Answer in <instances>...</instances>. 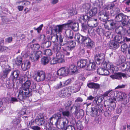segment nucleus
I'll return each instance as SVG.
<instances>
[{
    "label": "nucleus",
    "mask_w": 130,
    "mask_h": 130,
    "mask_svg": "<svg viewBox=\"0 0 130 130\" xmlns=\"http://www.w3.org/2000/svg\"><path fill=\"white\" fill-rule=\"evenodd\" d=\"M125 58L123 55H120L119 56L118 59L117 60L116 64L117 65H119L123 63L125 61Z\"/></svg>",
    "instance_id": "25"
},
{
    "label": "nucleus",
    "mask_w": 130,
    "mask_h": 130,
    "mask_svg": "<svg viewBox=\"0 0 130 130\" xmlns=\"http://www.w3.org/2000/svg\"><path fill=\"white\" fill-rule=\"evenodd\" d=\"M69 121L67 118L63 119L59 128L64 130H75L74 127L69 124Z\"/></svg>",
    "instance_id": "6"
},
{
    "label": "nucleus",
    "mask_w": 130,
    "mask_h": 130,
    "mask_svg": "<svg viewBox=\"0 0 130 130\" xmlns=\"http://www.w3.org/2000/svg\"><path fill=\"white\" fill-rule=\"evenodd\" d=\"M101 66L106 68L109 73L110 72L113 73L114 72V66L113 65H111L109 62H107L106 61H103L102 63L100 64Z\"/></svg>",
    "instance_id": "12"
},
{
    "label": "nucleus",
    "mask_w": 130,
    "mask_h": 130,
    "mask_svg": "<svg viewBox=\"0 0 130 130\" xmlns=\"http://www.w3.org/2000/svg\"><path fill=\"white\" fill-rule=\"evenodd\" d=\"M22 59L20 58H17L15 61V63L16 65L19 66L21 64L22 62Z\"/></svg>",
    "instance_id": "51"
},
{
    "label": "nucleus",
    "mask_w": 130,
    "mask_h": 130,
    "mask_svg": "<svg viewBox=\"0 0 130 130\" xmlns=\"http://www.w3.org/2000/svg\"><path fill=\"white\" fill-rule=\"evenodd\" d=\"M92 65L93 64H92V63H91V62L89 63L88 65L87 64V70L89 71L93 70L92 67Z\"/></svg>",
    "instance_id": "62"
},
{
    "label": "nucleus",
    "mask_w": 130,
    "mask_h": 130,
    "mask_svg": "<svg viewBox=\"0 0 130 130\" xmlns=\"http://www.w3.org/2000/svg\"><path fill=\"white\" fill-rule=\"evenodd\" d=\"M76 126L78 129L82 130L84 128L82 122L79 120L77 121L76 123Z\"/></svg>",
    "instance_id": "40"
},
{
    "label": "nucleus",
    "mask_w": 130,
    "mask_h": 130,
    "mask_svg": "<svg viewBox=\"0 0 130 130\" xmlns=\"http://www.w3.org/2000/svg\"><path fill=\"white\" fill-rule=\"evenodd\" d=\"M42 54L41 51H39L35 53L31 54L30 56V58L32 61H36L38 60L39 58L41 57Z\"/></svg>",
    "instance_id": "13"
},
{
    "label": "nucleus",
    "mask_w": 130,
    "mask_h": 130,
    "mask_svg": "<svg viewBox=\"0 0 130 130\" xmlns=\"http://www.w3.org/2000/svg\"><path fill=\"white\" fill-rule=\"evenodd\" d=\"M51 74H45V79L46 81H48L50 80H52V78L55 79L59 78V79H61L62 77L67 76L68 74H53V75Z\"/></svg>",
    "instance_id": "9"
},
{
    "label": "nucleus",
    "mask_w": 130,
    "mask_h": 130,
    "mask_svg": "<svg viewBox=\"0 0 130 130\" xmlns=\"http://www.w3.org/2000/svg\"><path fill=\"white\" fill-rule=\"evenodd\" d=\"M35 121L36 124L38 125H44L45 123L44 117H41L40 116L37 117L35 119Z\"/></svg>",
    "instance_id": "18"
},
{
    "label": "nucleus",
    "mask_w": 130,
    "mask_h": 130,
    "mask_svg": "<svg viewBox=\"0 0 130 130\" xmlns=\"http://www.w3.org/2000/svg\"><path fill=\"white\" fill-rule=\"evenodd\" d=\"M96 31L99 35L102 34H104L105 33V31L101 28H98L96 29Z\"/></svg>",
    "instance_id": "49"
},
{
    "label": "nucleus",
    "mask_w": 130,
    "mask_h": 130,
    "mask_svg": "<svg viewBox=\"0 0 130 130\" xmlns=\"http://www.w3.org/2000/svg\"><path fill=\"white\" fill-rule=\"evenodd\" d=\"M30 66V62L28 60H26L22 64L21 67L23 71H26L29 69Z\"/></svg>",
    "instance_id": "19"
},
{
    "label": "nucleus",
    "mask_w": 130,
    "mask_h": 130,
    "mask_svg": "<svg viewBox=\"0 0 130 130\" xmlns=\"http://www.w3.org/2000/svg\"><path fill=\"white\" fill-rule=\"evenodd\" d=\"M4 103H10V100L8 98H2L1 101Z\"/></svg>",
    "instance_id": "57"
},
{
    "label": "nucleus",
    "mask_w": 130,
    "mask_h": 130,
    "mask_svg": "<svg viewBox=\"0 0 130 130\" xmlns=\"http://www.w3.org/2000/svg\"><path fill=\"white\" fill-rule=\"evenodd\" d=\"M104 115L105 117H108L109 116H111V112L109 111V110H106L105 111H104Z\"/></svg>",
    "instance_id": "63"
},
{
    "label": "nucleus",
    "mask_w": 130,
    "mask_h": 130,
    "mask_svg": "<svg viewBox=\"0 0 130 130\" xmlns=\"http://www.w3.org/2000/svg\"><path fill=\"white\" fill-rule=\"evenodd\" d=\"M104 111L103 106L102 104H95L94 106H92L90 109V114L92 117H95L99 113Z\"/></svg>",
    "instance_id": "4"
},
{
    "label": "nucleus",
    "mask_w": 130,
    "mask_h": 130,
    "mask_svg": "<svg viewBox=\"0 0 130 130\" xmlns=\"http://www.w3.org/2000/svg\"><path fill=\"white\" fill-rule=\"evenodd\" d=\"M69 119H70V123L71 124L70 125H73L74 127L76 123L75 118L72 116Z\"/></svg>",
    "instance_id": "44"
},
{
    "label": "nucleus",
    "mask_w": 130,
    "mask_h": 130,
    "mask_svg": "<svg viewBox=\"0 0 130 130\" xmlns=\"http://www.w3.org/2000/svg\"><path fill=\"white\" fill-rule=\"evenodd\" d=\"M36 123L35 121V120H32L30 121L29 123L28 126L29 127L31 128L32 127L35 125H36Z\"/></svg>",
    "instance_id": "46"
},
{
    "label": "nucleus",
    "mask_w": 130,
    "mask_h": 130,
    "mask_svg": "<svg viewBox=\"0 0 130 130\" xmlns=\"http://www.w3.org/2000/svg\"><path fill=\"white\" fill-rule=\"evenodd\" d=\"M8 48L4 45H0V53L5 52Z\"/></svg>",
    "instance_id": "54"
},
{
    "label": "nucleus",
    "mask_w": 130,
    "mask_h": 130,
    "mask_svg": "<svg viewBox=\"0 0 130 130\" xmlns=\"http://www.w3.org/2000/svg\"><path fill=\"white\" fill-rule=\"evenodd\" d=\"M125 3L126 5V10L128 11H130V0H126L125 1Z\"/></svg>",
    "instance_id": "45"
},
{
    "label": "nucleus",
    "mask_w": 130,
    "mask_h": 130,
    "mask_svg": "<svg viewBox=\"0 0 130 130\" xmlns=\"http://www.w3.org/2000/svg\"><path fill=\"white\" fill-rule=\"evenodd\" d=\"M83 84V83L81 81L76 80L75 84L71 87V89L73 92H76L79 91Z\"/></svg>",
    "instance_id": "11"
},
{
    "label": "nucleus",
    "mask_w": 130,
    "mask_h": 130,
    "mask_svg": "<svg viewBox=\"0 0 130 130\" xmlns=\"http://www.w3.org/2000/svg\"><path fill=\"white\" fill-rule=\"evenodd\" d=\"M43 26V25L42 24L40 25L39 27H38L37 28L34 27V30H37L38 32V33H39L40 32V31L41 30Z\"/></svg>",
    "instance_id": "58"
},
{
    "label": "nucleus",
    "mask_w": 130,
    "mask_h": 130,
    "mask_svg": "<svg viewBox=\"0 0 130 130\" xmlns=\"http://www.w3.org/2000/svg\"><path fill=\"white\" fill-rule=\"evenodd\" d=\"M117 24V27L115 28V32H116L118 35H120L121 34V29H120V28H121V26L120 24Z\"/></svg>",
    "instance_id": "43"
},
{
    "label": "nucleus",
    "mask_w": 130,
    "mask_h": 130,
    "mask_svg": "<svg viewBox=\"0 0 130 130\" xmlns=\"http://www.w3.org/2000/svg\"><path fill=\"white\" fill-rule=\"evenodd\" d=\"M114 4H112L109 5L106 7V8L107 10H109L110 13L111 15L114 16V11L113 10V7Z\"/></svg>",
    "instance_id": "35"
},
{
    "label": "nucleus",
    "mask_w": 130,
    "mask_h": 130,
    "mask_svg": "<svg viewBox=\"0 0 130 130\" xmlns=\"http://www.w3.org/2000/svg\"><path fill=\"white\" fill-rule=\"evenodd\" d=\"M67 24H63L62 25H57L54 27L53 30H54L55 32L57 34H60L62 32L63 28L66 27Z\"/></svg>",
    "instance_id": "15"
},
{
    "label": "nucleus",
    "mask_w": 130,
    "mask_h": 130,
    "mask_svg": "<svg viewBox=\"0 0 130 130\" xmlns=\"http://www.w3.org/2000/svg\"><path fill=\"white\" fill-rule=\"evenodd\" d=\"M122 25L123 26H126V24H127V21H128V17L122 13Z\"/></svg>",
    "instance_id": "26"
},
{
    "label": "nucleus",
    "mask_w": 130,
    "mask_h": 130,
    "mask_svg": "<svg viewBox=\"0 0 130 130\" xmlns=\"http://www.w3.org/2000/svg\"><path fill=\"white\" fill-rule=\"evenodd\" d=\"M107 71L106 69H104L103 68H99L97 70V73H100L101 72H105V71Z\"/></svg>",
    "instance_id": "59"
},
{
    "label": "nucleus",
    "mask_w": 130,
    "mask_h": 130,
    "mask_svg": "<svg viewBox=\"0 0 130 130\" xmlns=\"http://www.w3.org/2000/svg\"><path fill=\"white\" fill-rule=\"evenodd\" d=\"M87 86L90 88L98 89L100 87V85L98 84L94 83H88Z\"/></svg>",
    "instance_id": "28"
},
{
    "label": "nucleus",
    "mask_w": 130,
    "mask_h": 130,
    "mask_svg": "<svg viewBox=\"0 0 130 130\" xmlns=\"http://www.w3.org/2000/svg\"><path fill=\"white\" fill-rule=\"evenodd\" d=\"M50 38L53 42H57L58 40V35H56L52 34Z\"/></svg>",
    "instance_id": "39"
},
{
    "label": "nucleus",
    "mask_w": 130,
    "mask_h": 130,
    "mask_svg": "<svg viewBox=\"0 0 130 130\" xmlns=\"http://www.w3.org/2000/svg\"><path fill=\"white\" fill-rule=\"evenodd\" d=\"M31 47L32 49L35 50H38L40 47V46L38 44H35L31 45Z\"/></svg>",
    "instance_id": "50"
},
{
    "label": "nucleus",
    "mask_w": 130,
    "mask_h": 130,
    "mask_svg": "<svg viewBox=\"0 0 130 130\" xmlns=\"http://www.w3.org/2000/svg\"><path fill=\"white\" fill-rule=\"evenodd\" d=\"M91 4L88 3H86L83 4L82 9H83V11L86 12L90 9Z\"/></svg>",
    "instance_id": "33"
},
{
    "label": "nucleus",
    "mask_w": 130,
    "mask_h": 130,
    "mask_svg": "<svg viewBox=\"0 0 130 130\" xmlns=\"http://www.w3.org/2000/svg\"><path fill=\"white\" fill-rule=\"evenodd\" d=\"M78 72L77 67L74 64H71L69 67H61L57 71V73H74Z\"/></svg>",
    "instance_id": "3"
},
{
    "label": "nucleus",
    "mask_w": 130,
    "mask_h": 130,
    "mask_svg": "<svg viewBox=\"0 0 130 130\" xmlns=\"http://www.w3.org/2000/svg\"><path fill=\"white\" fill-rule=\"evenodd\" d=\"M68 87L64 88L61 90L59 93L60 96L64 98V97L69 96L70 95V91Z\"/></svg>",
    "instance_id": "14"
},
{
    "label": "nucleus",
    "mask_w": 130,
    "mask_h": 130,
    "mask_svg": "<svg viewBox=\"0 0 130 130\" xmlns=\"http://www.w3.org/2000/svg\"><path fill=\"white\" fill-rule=\"evenodd\" d=\"M124 94V95H122V96L121 97V99L122 100L120 101H124V104L125 105L129 102V100L128 99H127V94L125 93L122 92V94L123 95Z\"/></svg>",
    "instance_id": "32"
},
{
    "label": "nucleus",
    "mask_w": 130,
    "mask_h": 130,
    "mask_svg": "<svg viewBox=\"0 0 130 130\" xmlns=\"http://www.w3.org/2000/svg\"><path fill=\"white\" fill-rule=\"evenodd\" d=\"M50 59L49 57H44L41 59V63L43 65H45L48 63Z\"/></svg>",
    "instance_id": "34"
},
{
    "label": "nucleus",
    "mask_w": 130,
    "mask_h": 130,
    "mask_svg": "<svg viewBox=\"0 0 130 130\" xmlns=\"http://www.w3.org/2000/svg\"><path fill=\"white\" fill-rule=\"evenodd\" d=\"M40 74H35L36 76L34 77V78L36 80L37 82L41 81L40 77Z\"/></svg>",
    "instance_id": "60"
},
{
    "label": "nucleus",
    "mask_w": 130,
    "mask_h": 130,
    "mask_svg": "<svg viewBox=\"0 0 130 130\" xmlns=\"http://www.w3.org/2000/svg\"><path fill=\"white\" fill-rule=\"evenodd\" d=\"M127 76L130 77V74H128L127 75H126L125 74H114V78L121 79H122V76L123 78H126Z\"/></svg>",
    "instance_id": "22"
},
{
    "label": "nucleus",
    "mask_w": 130,
    "mask_h": 130,
    "mask_svg": "<svg viewBox=\"0 0 130 130\" xmlns=\"http://www.w3.org/2000/svg\"><path fill=\"white\" fill-rule=\"evenodd\" d=\"M20 122V121L19 119H15L13 120L12 123L14 126H16L19 124Z\"/></svg>",
    "instance_id": "55"
},
{
    "label": "nucleus",
    "mask_w": 130,
    "mask_h": 130,
    "mask_svg": "<svg viewBox=\"0 0 130 130\" xmlns=\"http://www.w3.org/2000/svg\"><path fill=\"white\" fill-rule=\"evenodd\" d=\"M42 44L44 45V46H41V48H47L49 47L51 45L52 43L49 41H45L42 43Z\"/></svg>",
    "instance_id": "36"
},
{
    "label": "nucleus",
    "mask_w": 130,
    "mask_h": 130,
    "mask_svg": "<svg viewBox=\"0 0 130 130\" xmlns=\"http://www.w3.org/2000/svg\"><path fill=\"white\" fill-rule=\"evenodd\" d=\"M115 15V17L114 20L115 22H122V13L116 14Z\"/></svg>",
    "instance_id": "31"
},
{
    "label": "nucleus",
    "mask_w": 130,
    "mask_h": 130,
    "mask_svg": "<svg viewBox=\"0 0 130 130\" xmlns=\"http://www.w3.org/2000/svg\"><path fill=\"white\" fill-rule=\"evenodd\" d=\"M44 52V54L46 55L50 56L52 54L51 50L50 49L45 50Z\"/></svg>",
    "instance_id": "53"
},
{
    "label": "nucleus",
    "mask_w": 130,
    "mask_h": 130,
    "mask_svg": "<svg viewBox=\"0 0 130 130\" xmlns=\"http://www.w3.org/2000/svg\"><path fill=\"white\" fill-rule=\"evenodd\" d=\"M31 90V91H35L37 90V89L36 88V84H35L34 83L32 84L31 87V88L29 89V90Z\"/></svg>",
    "instance_id": "61"
},
{
    "label": "nucleus",
    "mask_w": 130,
    "mask_h": 130,
    "mask_svg": "<svg viewBox=\"0 0 130 130\" xmlns=\"http://www.w3.org/2000/svg\"><path fill=\"white\" fill-rule=\"evenodd\" d=\"M61 48V45L59 44H56L53 46L52 49L56 53L59 52Z\"/></svg>",
    "instance_id": "38"
},
{
    "label": "nucleus",
    "mask_w": 130,
    "mask_h": 130,
    "mask_svg": "<svg viewBox=\"0 0 130 130\" xmlns=\"http://www.w3.org/2000/svg\"><path fill=\"white\" fill-rule=\"evenodd\" d=\"M53 117L56 120V122L55 123V125H60V123H61L63 121V119L62 120L61 118V113H57L54 114L53 115Z\"/></svg>",
    "instance_id": "17"
},
{
    "label": "nucleus",
    "mask_w": 130,
    "mask_h": 130,
    "mask_svg": "<svg viewBox=\"0 0 130 130\" xmlns=\"http://www.w3.org/2000/svg\"><path fill=\"white\" fill-rule=\"evenodd\" d=\"M98 17L100 20L105 23L104 25L105 28H108V26L107 25L106 23L109 18L108 12L105 10L101 11L98 13Z\"/></svg>",
    "instance_id": "5"
},
{
    "label": "nucleus",
    "mask_w": 130,
    "mask_h": 130,
    "mask_svg": "<svg viewBox=\"0 0 130 130\" xmlns=\"http://www.w3.org/2000/svg\"><path fill=\"white\" fill-rule=\"evenodd\" d=\"M84 74H79L78 76V79L77 80H78L79 81H84L86 79L85 77L84 76Z\"/></svg>",
    "instance_id": "48"
},
{
    "label": "nucleus",
    "mask_w": 130,
    "mask_h": 130,
    "mask_svg": "<svg viewBox=\"0 0 130 130\" xmlns=\"http://www.w3.org/2000/svg\"><path fill=\"white\" fill-rule=\"evenodd\" d=\"M31 85V82L29 80H27L22 85V86L23 87V90H27V89L29 90L30 92H31V94H32V92L31 90H29V87Z\"/></svg>",
    "instance_id": "24"
},
{
    "label": "nucleus",
    "mask_w": 130,
    "mask_h": 130,
    "mask_svg": "<svg viewBox=\"0 0 130 130\" xmlns=\"http://www.w3.org/2000/svg\"><path fill=\"white\" fill-rule=\"evenodd\" d=\"M75 39L78 43H83L84 47L87 49H91L94 47L95 43L88 36H84L79 33L76 34Z\"/></svg>",
    "instance_id": "1"
},
{
    "label": "nucleus",
    "mask_w": 130,
    "mask_h": 130,
    "mask_svg": "<svg viewBox=\"0 0 130 130\" xmlns=\"http://www.w3.org/2000/svg\"><path fill=\"white\" fill-rule=\"evenodd\" d=\"M121 39V34L120 35H118L115 36L114 37V42H120V40Z\"/></svg>",
    "instance_id": "52"
},
{
    "label": "nucleus",
    "mask_w": 130,
    "mask_h": 130,
    "mask_svg": "<svg viewBox=\"0 0 130 130\" xmlns=\"http://www.w3.org/2000/svg\"><path fill=\"white\" fill-rule=\"evenodd\" d=\"M62 115L64 116L67 117L69 119H70V118L72 116L69 110L65 111L62 112Z\"/></svg>",
    "instance_id": "41"
},
{
    "label": "nucleus",
    "mask_w": 130,
    "mask_h": 130,
    "mask_svg": "<svg viewBox=\"0 0 130 130\" xmlns=\"http://www.w3.org/2000/svg\"><path fill=\"white\" fill-rule=\"evenodd\" d=\"M97 12L96 9L95 8H94L91 9L88 13L85 14V15H88V18L89 19L88 20V22L93 23V24H91L89 26L91 27H95L98 25V23L97 22V19L93 17Z\"/></svg>",
    "instance_id": "2"
},
{
    "label": "nucleus",
    "mask_w": 130,
    "mask_h": 130,
    "mask_svg": "<svg viewBox=\"0 0 130 130\" xmlns=\"http://www.w3.org/2000/svg\"><path fill=\"white\" fill-rule=\"evenodd\" d=\"M51 64H55L58 63V61L57 59L56 58H53L51 60Z\"/></svg>",
    "instance_id": "64"
},
{
    "label": "nucleus",
    "mask_w": 130,
    "mask_h": 130,
    "mask_svg": "<svg viewBox=\"0 0 130 130\" xmlns=\"http://www.w3.org/2000/svg\"><path fill=\"white\" fill-rule=\"evenodd\" d=\"M87 63L86 60H81L77 62V64L78 66L80 68H83L86 66Z\"/></svg>",
    "instance_id": "29"
},
{
    "label": "nucleus",
    "mask_w": 130,
    "mask_h": 130,
    "mask_svg": "<svg viewBox=\"0 0 130 130\" xmlns=\"http://www.w3.org/2000/svg\"><path fill=\"white\" fill-rule=\"evenodd\" d=\"M122 50L123 52L125 51L126 49L128 48V46L126 43H124L121 46Z\"/></svg>",
    "instance_id": "56"
},
{
    "label": "nucleus",
    "mask_w": 130,
    "mask_h": 130,
    "mask_svg": "<svg viewBox=\"0 0 130 130\" xmlns=\"http://www.w3.org/2000/svg\"><path fill=\"white\" fill-rule=\"evenodd\" d=\"M122 92L119 91H114V100H116L119 101H120L122 100L121 98V97L122 95L123 96L124 95V94H122Z\"/></svg>",
    "instance_id": "21"
},
{
    "label": "nucleus",
    "mask_w": 130,
    "mask_h": 130,
    "mask_svg": "<svg viewBox=\"0 0 130 130\" xmlns=\"http://www.w3.org/2000/svg\"><path fill=\"white\" fill-rule=\"evenodd\" d=\"M66 33L67 37L68 38L72 39L73 38V32L72 31L68 30L66 31Z\"/></svg>",
    "instance_id": "37"
},
{
    "label": "nucleus",
    "mask_w": 130,
    "mask_h": 130,
    "mask_svg": "<svg viewBox=\"0 0 130 130\" xmlns=\"http://www.w3.org/2000/svg\"><path fill=\"white\" fill-rule=\"evenodd\" d=\"M105 55L103 53L98 54L94 56V59L97 64L100 65L104 60Z\"/></svg>",
    "instance_id": "10"
},
{
    "label": "nucleus",
    "mask_w": 130,
    "mask_h": 130,
    "mask_svg": "<svg viewBox=\"0 0 130 130\" xmlns=\"http://www.w3.org/2000/svg\"><path fill=\"white\" fill-rule=\"evenodd\" d=\"M68 13L71 16L73 15L74 14H76L77 13L76 10L73 9H69Z\"/></svg>",
    "instance_id": "47"
},
{
    "label": "nucleus",
    "mask_w": 130,
    "mask_h": 130,
    "mask_svg": "<svg viewBox=\"0 0 130 130\" xmlns=\"http://www.w3.org/2000/svg\"><path fill=\"white\" fill-rule=\"evenodd\" d=\"M88 19L87 15L83 14L80 16V20L82 23V27L84 31L88 30L89 27H90L89 26L90 25L89 24L87 25L86 24V22H87V23H88Z\"/></svg>",
    "instance_id": "8"
},
{
    "label": "nucleus",
    "mask_w": 130,
    "mask_h": 130,
    "mask_svg": "<svg viewBox=\"0 0 130 130\" xmlns=\"http://www.w3.org/2000/svg\"><path fill=\"white\" fill-rule=\"evenodd\" d=\"M68 43L69 45L67 46L68 49L69 51H71L74 48L75 45V43L73 41H69Z\"/></svg>",
    "instance_id": "27"
},
{
    "label": "nucleus",
    "mask_w": 130,
    "mask_h": 130,
    "mask_svg": "<svg viewBox=\"0 0 130 130\" xmlns=\"http://www.w3.org/2000/svg\"><path fill=\"white\" fill-rule=\"evenodd\" d=\"M67 24V25H68L71 24L72 25L71 28L75 31H77L78 30V24L76 22L72 20H69Z\"/></svg>",
    "instance_id": "16"
},
{
    "label": "nucleus",
    "mask_w": 130,
    "mask_h": 130,
    "mask_svg": "<svg viewBox=\"0 0 130 130\" xmlns=\"http://www.w3.org/2000/svg\"><path fill=\"white\" fill-rule=\"evenodd\" d=\"M93 3L94 6H96L95 7V8H96V7H98L99 8H101L103 4L102 2V1H100L99 0H95L94 2H93ZM93 8H92V9Z\"/></svg>",
    "instance_id": "30"
},
{
    "label": "nucleus",
    "mask_w": 130,
    "mask_h": 130,
    "mask_svg": "<svg viewBox=\"0 0 130 130\" xmlns=\"http://www.w3.org/2000/svg\"><path fill=\"white\" fill-rule=\"evenodd\" d=\"M31 92H30L29 90H20L18 96V98L21 101H24L26 97H29L32 95Z\"/></svg>",
    "instance_id": "7"
},
{
    "label": "nucleus",
    "mask_w": 130,
    "mask_h": 130,
    "mask_svg": "<svg viewBox=\"0 0 130 130\" xmlns=\"http://www.w3.org/2000/svg\"><path fill=\"white\" fill-rule=\"evenodd\" d=\"M84 110L82 109L76 110L75 113L77 118L79 119H82L84 115Z\"/></svg>",
    "instance_id": "23"
},
{
    "label": "nucleus",
    "mask_w": 130,
    "mask_h": 130,
    "mask_svg": "<svg viewBox=\"0 0 130 130\" xmlns=\"http://www.w3.org/2000/svg\"><path fill=\"white\" fill-rule=\"evenodd\" d=\"M95 98L93 100V102L95 105L101 104V103L103 100L104 97L102 95L101 96L97 95L95 96Z\"/></svg>",
    "instance_id": "20"
},
{
    "label": "nucleus",
    "mask_w": 130,
    "mask_h": 130,
    "mask_svg": "<svg viewBox=\"0 0 130 130\" xmlns=\"http://www.w3.org/2000/svg\"><path fill=\"white\" fill-rule=\"evenodd\" d=\"M112 90H109L108 91H107L106 92H105L102 95L103 96L104 98L105 97H106L108 96L109 94V95L110 96V97L111 96V95H112V94L113 93V92L112 91Z\"/></svg>",
    "instance_id": "42"
}]
</instances>
